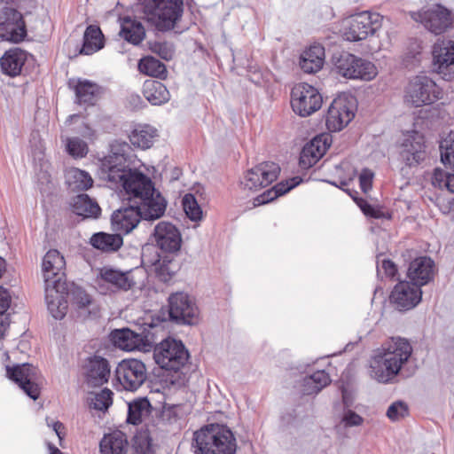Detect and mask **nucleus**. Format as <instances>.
I'll return each instance as SVG.
<instances>
[{"instance_id": "4c0bfd02", "label": "nucleus", "mask_w": 454, "mask_h": 454, "mask_svg": "<svg viewBox=\"0 0 454 454\" xmlns=\"http://www.w3.org/2000/svg\"><path fill=\"white\" fill-rule=\"evenodd\" d=\"M74 213L84 218H98L101 213L98 204L87 194H79L73 199Z\"/></svg>"}, {"instance_id": "3c124183", "label": "nucleus", "mask_w": 454, "mask_h": 454, "mask_svg": "<svg viewBox=\"0 0 454 454\" xmlns=\"http://www.w3.org/2000/svg\"><path fill=\"white\" fill-rule=\"evenodd\" d=\"M183 207L186 215L192 221L201 219L202 210L192 194H185L183 198Z\"/></svg>"}, {"instance_id": "1a4fd4ad", "label": "nucleus", "mask_w": 454, "mask_h": 454, "mask_svg": "<svg viewBox=\"0 0 454 454\" xmlns=\"http://www.w3.org/2000/svg\"><path fill=\"white\" fill-rule=\"evenodd\" d=\"M115 378L119 389L134 392L147 379L145 364L138 359H124L115 369Z\"/></svg>"}, {"instance_id": "8fccbe9b", "label": "nucleus", "mask_w": 454, "mask_h": 454, "mask_svg": "<svg viewBox=\"0 0 454 454\" xmlns=\"http://www.w3.org/2000/svg\"><path fill=\"white\" fill-rule=\"evenodd\" d=\"M113 392L105 388L98 393H92L90 397V406L95 410L106 411L113 403Z\"/></svg>"}, {"instance_id": "9b49d317", "label": "nucleus", "mask_w": 454, "mask_h": 454, "mask_svg": "<svg viewBox=\"0 0 454 454\" xmlns=\"http://www.w3.org/2000/svg\"><path fill=\"white\" fill-rule=\"evenodd\" d=\"M323 98L317 89L306 82L296 84L291 92V106L295 114L307 117L320 109Z\"/></svg>"}, {"instance_id": "a211bd4d", "label": "nucleus", "mask_w": 454, "mask_h": 454, "mask_svg": "<svg viewBox=\"0 0 454 454\" xmlns=\"http://www.w3.org/2000/svg\"><path fill=\"white\" fill-rule=\"evenodd\" d=\"M153 239L156 246L166 253H176L181 248V233L176 225L169 222L161 221L156 224Z\"/></svg>"}, {"instance_id": "c85d7f7f", "label": "nucleus", "mask_w": 454, "mask_h": 454, "mask_svg": "<svg viewBox=\"0 0 454 454\" xmlns=\"http://www.w3.org/2000/svg\"><path fill=\"white\" fill-rule=\"evenodd\" d=\"M45 301L50 314L55 319H62L67 312V300L59 290V286L45 287Z\"/></svg>"}, {"instance_id": "864d4df0", "label": "nucleus", "mask_w": 454, "mask_h": 454, "mask_svg": "<svg viewBox=\"0 0 454 454\" xmlns=\"http://www.w3.org/2000/svg\"><path fill=\"white\" fill-rule=\"evenodd\" d=\"M408 414V407L403 402H395L392 403L387 411V416L392 421L399 420Z\"/></svg>"}, {"instance_id": "72a5a7b5", "label": "nucleus", "mask_w": 454, "mask_h": 454, "mask_svg": "<svg viewBox=\"0 0 454 454\" xmlns=\"http://www.w3.org/2000/svg\"><path fill=\"white\" fill-rule=\"evenodd\" d=\"M71 296L72 302L76 307L80 317L86 318L98 315V305L84 290L80 287H74L71 292Z\"/></svg>"}, {"instance_id": "5701e85b", "label": "nucleus", "mask_w": 454, "mask_h": 454, "mask_svg": "<svg viewBox=\"0 0 454 454\" xmlns=\"http://www.w3.org/2000/svg\"><path fill=\"white\" fill-rule=\"evenodd\" d=\"M422 292L416 285L401 281L394 288L391 294V300L399 309H411L421 300Z\"/></svg>"}, {"instance_id": "de8ad7c7", "label": "nucleus", "mask_w": 454, "mask_h": 454, "mask_svg": "<svg viewBox=\"0 0 454 454\" xmlns=\"http://www.w3.org/2000/svg\"><path fill=\"white\" fill-rule=\"evenodd\" d=\"M442 162L454 170V133L450 132L440 144Z\"/></svg>"}, {"instance_id": "c9c22d12", "label": "nucleus", "mask_w": 454, "mask_h": 454, "mask_svg": "<svg viewBox=\"0 0 454 454\" xmlns=\"http://www.w3.org/2000/svg\"><path fill=\"white\" fill-rule=\"evenodd\" d=\"M74 90L79 105L93 106L100 96V87L88 80H79Z\"/></svg>"}, {"instance_id": "c03bdc74", "label": "nucleus", "mask_w": 454, "mask_h": 454, "mask_svg": "<svg viewBox=\"0 0 454 454\" xmlns=\"http://www.w3.org/2000/svg\"><path fill=\"white\" fill-rule=\"evenodd\" d=\"M138 69L141 73L152 77L165 79L167 76L166 66L152 56H147L140 59Z\"/></svg>"}, {"instance_id": "2f4dec72", "label": "nucleus", "mask_w": 454, "mask_h": 454, "mask_svg": "<svg viewBox=\"0 0 454 454\" xmlns=\"http://www.w3.org/2000/svg\"><path fill=\"white\" fill-rule=\"evenodd\" d=\"M26 60L27 53L19 48H14L4 54L0 59V66L3 73L10 76H16L20 74Z\"/></svg>"}, {"instance_id": "f03ea898", "label": "nucleus", "mask_w": 454, "mask_h": 454, "mask_svg": "<svg viewBox=\"0 0 454 454\" xmlns=\"http://www.w3.org/2000/svg\"><path fill=\"white\" fill-rule=\"evenodd\" d=\"M412 348L408 340L392 337L382 346V353L371 362V376L380 383L391 382L410 358Z\"/></svg>"}, {"instance_id": "a878e982", "label": "nucleus", "mask_w": 454, "mask_h": 454, "mask_svg": "<svg viewBox=\"0 0 454 454\" xmlns=\"http://www.w3.org/2000/svg\"><path fill=\"white\" fill-rule=\"evenodd\" d=\"M110 366L108 361L100 356L90 358L86 365V379L89 385L97 387L108 381Z\"/></svg>"}, {"instance_id": "cd10ccee", "label": "nucleus", "mask_w": 454, "mask_h": 454, "mask_svg": "<svg viewBox=\"0 0 454 454\" xmlns=\"http://www.w3.org/2000/svg\"><path fill=\"white\" fill-rule=\"evenodd\" d=\"M328 147L326 139L323 140L320 137H315L302 148L300 165L305 168L312 167L324 156Z\"/></svg>"}, {"instance_id": "774afa93", "label": "nucleus", "mask_w": 454, "mask_h": 454, "mask_svg": "<svg viewBox=\"0 0 454 454\" xmlns=\"http://www.w3.org/2000/svg\"><path fill=\"white\" fill-rule=\"evenodd\" d=\"M347 184H348V183L346 181H341L340 187L343 189V187L346 186Z\"/></svg>"}, {"instance_id": "ea45409f", "label": "nucleus", "mask_w": 454, "mask_h": 454, "mask_svg": "<svg viewBox=\"0 0 454 454\" xmlns=\"http://www.w3.org/2000/svg\"><path fill=\"white\" fill-rule=\"evenodd\" d=\"M121 36L134 45L139 44L145 36V30L140 21L125 18L121 24Z\"/></svg>"}, {"instance_id": "6e6d98bb", "label": "nucleus", "mask_w": 454, "mask_h": 454, "mask_svg": "<svg viewBox=\"0 0 454 454\" xmlns=\"http://www.w3.org/2000/svg\"><path fill=\"white\" fill-rule=\"evenodd\" d=\"M449 176L450 173H447L440 168H435L432 177L433 185L440 189L445 188L447 177H449Z\"/></svg>"}, {"instance_id": "2eb2a0df", "label": "nucleus", "mask_w": 454, "mask_h": 454, "mask_svg": "<svg viewBox=\"0 0 454 454\" xmlns=\"http://www.w3.org/2000/svg\"><path fill=\"white\" fill-rule=\"evenodd\" d=\"M8 377L16 382L20 387L33 400L40 395L38 386L39 372L29 364H18L12 368L7 367Z\"/></svg>"}, {"instance_id": "f3484780", "label": "nucleus", "mask_w": 454, "mask_h": 454, "mask_svg": "<svg viewBox=\"0 0 454 454\" xmlns=\"http://www.w3.org/2000/svg\"><path fill=\"white\" fill-rule=\"evenodd\" d=\"M432 56L434 70L442 79L450 81L453 74L449 72V68L454 65V43L450 40H438L433 46Z\"/></svg>"}, {"instance_id": "39448f33", "label": "nucleus", "mask_w": 454, "mask_h": 454, "mask_svg": "<svg viewBox=\"0 0 454 454\" xmlns=\"http://www.w3.org/2000/svg\"><path fill=\"white\" fill-rule=\"evenodd\" d=\"M442 98V90L427 75H417L405 89L404 102L413 107L431 105Z\"/></svg>"}, {"instance_id": "0eeeda50", "label": "nucleus", "mask_w": 454, "mask_h": 454, "mask_svg": "<svg viewBox=\"0 0 454 454\" xmlns=\"http://www.w3.org/2000/svg\"><path fill=\"white\" fill-rule=\"evenodd\" d=\"M334 66L338 74L348 79L372 81L378 74L372 62L347 52L340 54Z\"/></svg>"}, {"instance_id": "473e14b6", "label": "nucleus", "mask_w": 454, "mask_h": 454, "mask_svg": "<svg viewBox=\"0 0 454 454\" xmlns=\"http://www.w3.org/2000/svg\"><path fill=\"white\" fill-rule=\"evenodd\" d=\"M157 137V129L149 124L137 125L129 136V141L134 146L144 150L150 148Z\"/></svg>"}, {"instance_id": "20e7f679", "label": "nucleus", "mask_w": 454, "mask_h": 454, "mask_svg": "<svg viewBox=\"0 0 454 454\" xmlns=\"http://www.w3.org/2000/svg\"><path fill=\"white\" fill-rule=\"evenodd\" d=\"M145 18L159 31L175 27L183 13V0H138Z\"/></svg>"}, {"instance_id": "423d86ee", "label": "nucleus", "mask_w": 454, "mask_h": 454, "mask_svg": "<svg viewBox=\"0 0 454 454\" xmlns=\"http://www.w3.org/2000/svg\"><path fill=\"white\" fill-rule=\"evenodd\" d=\"M153 357L162 369L176 372L185 366L189 354L180 340L166 339L155 347Z\"/></svg>"}, {"instance_id": "f257e3e1", "label": "nucleus", "mask_w": 454, "mask_h": 454, "mask_svg": "<svg viewBox=\"0 0 454 454\" xmlns=\"http://www.w3.org/2000/svg\"><path fill=\"white\" fill-rule=\"evenodd\" d=\"M132 157V149L127 142L114 141L109 153L101 160L104 178L121 186L128 203L144 207L146 216L160 217L166 210V200L155 193L150 177L130 168Z\"/></svg>"}, {"instance_id": "09e8293b", "label": "nucleus", "mask_w": 454, "mask_h": 454, "mask_svg": "<svg viewBox=\"0 0 454 454\" xmlns=\"http://www.w3.org/2000/svg\"><path fill=\"white\" fill-rule=\"evenodd\" d=\"M65 145L67 152L73 158L82 159L89 153L87 143L77 137H67Z\"/></svg>"}, {"instance_id": "a19ab883", "label": "nucleus", "mask_w": 454, "mask_h": 454, "mask_svg": "<svg viewBox=\"0 0 454 454\" xmlns=\"http://www.w3.org/2000/svg\"><path fill=\"white\" fill-rule=\"evenodd\" d=\"M65 177L69 189L74 192L86 191L93 184V179L90 175L76 168L67 169Z\"/></svg>"}, {"instance_id": "69168bd1", "label": "nucleus", "mask_w": 454, "mask_h": 454, "mask_svg": "<svg viewBox=\"0 0 454 454\" xmlns=\"http://www.w3.org/2000/svg\"><path fill=\"white\" fill-rule=\"evenodd\" d=\"M48 450L50 454H63L56 446L52 443H48Z\"/></svg>"}, {"instance_id": "b1692460", "label": "nucleus", "mask_w": 454, "mask_h": 454, "mask_svg": "<svg viewBox=\"0 0 454 454\" xmlns=\"http://www.w3.org/2000/svg\"><path fill=\"white\" fill-rule=\"evenodd\" d=\"M408 277L411 283L418 287L427 285L434 275V262L427 256L419 257L413 260L408 268Z\"/></svg>"}, {"instance_id": "4468645a", "label": "nucleus", "mask_w": 454, "mask_h": 454, "mask_svg": "<svg viewBox=\"0 0 454 454\" xmlns=\"http://www.w3.org/2000/svg\"><path fill=\"white\" fill-rule=\"evenodd\" d=\"M27 36L23 15L16 9L4 7L0 10V37L12 43H20Z\"/></svg>"}, {"instance_id": "6ab92c4d", "label": "nucleus", "mask_w": 454, "mask_h": 454, "mask_svg": "<svg viewBox=\"0 0 454 454\" xmlns=\"http://www.w3.org/2000/svg\"><path fill=\"white\" fill-rule=\"evenodd\" d=\"M66 261L64 256L57 250H49L43 258L42 272L47 286H59L65 275Z\"/></svg>"}, {"instance_id": "4d7b16f0", "label": "nucleus", "mask_w": 454, "mask_h": 454, "mask_svg": "<svg viewBox=\"0 0 454 454\" xmlns=\"http://www.w3.org/2000/svg\"><path fill=\"white\" fill-rule=\"evenodd\" d=\"M373 173L370 169L364 168L359 176L360 186L364 192H367L372 188Z\"/></svg>"}, {"instance_id": "aec40b11", "label": "nucleus", "mask_w": 454, "mask_h": 454, "mask_svg": "<svg viewBox=\"0 0 454 454\" xmlns=\"http://www.w3.org/2000/svg\"><path fill=\"white\" fill-rule=\"evenodd\" d=\"M400 157L409 167L421 163L427 157L424 137L419 132L406 136L401 145Z\"/></svg>"}, {"instance_id": "0e129e2a", "label": "nucleus", "mask_w": 454, "mask_h": 454, "mask_svg": "<svg viewBox=\"0 0 454 454\" xmlns=\"http://www.w3.org/2000/svg\"><path fill=\"white\" fill-rule=\"evenodd\" d=\"M445 188L454 193V174H450L449 177H447Z\"/></svg>"}, {"instance_id": "412c9836", "label": "nucleus", "mask_w": 454, "mask_h": 454, "mask_svg": "<svg viewBox=\"0 0 454 454\" xmlns=\"http://www.w3.org/2000/svg\"><path fill=\"white\" fill-rule=\"evenodd\" d=\"M414 19L435 35L443 33L452 23L450 12L441 5L419 12L415 14Z\"/></svg>"}, {"instance_id": "7ed1b4c3", "label": "nucleus", "mask_w": 454, "mask_h": 454, "mask_svg": "<svg viewBox=\"0 0 454 454\" xmlns=\"http://www.w3.org/2000/svg\"><path fill=\"white\" fill-rule=\"evenodd\" d=\"M195 454H235L237 441L233 432L223 424H209L193 435Z\"/></svg>"}, {"instance_id": "393cba45", "label": "nucleus", "mask_w": 454, "mask_h": 454, "mask_svg": "<svg viewBox=\"0 0 454 454\" xmlns=\"http://www.w3.org/2000/svg\"><path fill=\"white\" fill-rule=\"evenodd\" d=\"M98 277L114 290L128 291L136 285L131 271L124 272L110 267H104L100 270Z\"/></svg>"}, {"instance_id": "37998d69", "label": "nucleus", "mask_w": 454, "mask_h": 454, "mask_svg": "<svg viewBox=\"0 0 454 454\" xmlns=\"http://www.w3.org/2000/svg\"><path fill=\"white\" fill-rule=\"evenodd\" d=\"M331 382L328 373L325 371H317L313 374L304 378L303 393L306 395H314L320 392Z\"/></svg>"}, {"instance_id": "49530a36", "label": "nucleus", "mask_w": 454, "mask_h": 454, "mask_svg": "<svg viewBox=\"0 0 454 454\" xmlns=\"http://www.w3.org/2000/svg\"><path fill=\"white\" fill-rule=\"evenodd\" d=\"M152 265L159 280L165 283L172 278L176 270V263L168 256L160 259L157 255V259L152 262Z\"/></svg>"}, {"instance_id": "f704fd0d", "label": "nucleus", "mask_w": 454, "mask_h": 454, "mask_svg": "<svg viewBox=\"0 0 454 454\" xmlns=\"http://www.w3.org/2000/svg\"><path fill=\"white\" fill-rule=\"evenodd\" d=\"M143 95L153 106H160L170 99L167 87L155 80H147L144 82Z\"/></svg>"}, {"instance_id": "13d9d810", "label": "nucleus", "mask_w": 454, "mask_h": 454, "mask_svg": "<svg viewBox=\"0 0 454 454\" xmlns=\"http://www.w3.org/2000/svg\"><path fill=\"white\" fill-rule=\"evenodd\" d=\"M11 304V294L9 292L0 286V316L4 317L5 311L9 309Z\"/></svg>"}, {"instance_id": "052dcab7", "label": "nucleus", "mask_w": 454, "mask_h": 454, "mask_svg": "<svg viewBox=\"0 0 454 454\" xmlns=\"http://www.w3.org/2000/svg\"><path fill=\"white\" fill-rule=\"evenodd\" d=\"M52 427H53L54 432L58 435L59 439L62 440L65 436L64 425L59 421H56L53 423Z\"/></svg>"}, {"instance_id": "9d476101", "label": "nucleus", "mask_w": 454, "mask_h": 454, "mask_svg": "<svg viewBox=\"0 0 454 454\" xmlns=\"http://www.w3.org/2000/svg\"><path fill=\"white\" fill-rule=\"evenodd\" d=\"M382 25V17L379 13L362 12L351 16L344 35L348 41L356 42L373 35Z\"/></svg>"}, {"instance_id": "338daca9", "label": "nucleus", "mask_w": 454, "mask_h": 454, "mask_svg": "<svg viewBox=\"0 0 454 454\" xmlns=\"http://www.w3.org/2000/svg\"><path fill=\"white\" fill-rule=\"evenodd\" d=\"M1 1L6 2V3H15L20 8L22 7V3H25V2L33 3L34 2L33 0H1Z\"/></svg>"}, {"instance_id": "58836bf2", "label": "nucleus", "mask_w": 454, "mask_h": 454, "mask_svg": "<svg viewBox=\"0 0 454 454\" xmlns=\"http://www.w3.org/2000/svg\"><path fill=\"white\" fill-rule=\"evenodd\" d=\"M104 47V35L97 26H89L83 35V44L81 54L91 55Z\"/></svg>"}, {"instance_id": "79ce46f5", "label": "nucleus", "mask_w": 454, "mask_h": 454, "mask_svg": "<svg viewBox=\"0 0 454 454\" xmlns=\"http://www.w3.org/2000/svg\"><path fill=\"white\" fill-rule=\"evenodd\" d=\"M151 404L146 398H138L129 403L127 422L138 425L150 412Z\"/></svg>"}, {"instance_id": "bf43d9fd", "label": "nucleus", "mask_w": 454, "mask_h": 454, "mask_svg": "<svg viewBox=\"0 0 454 454\" xmlns=\"http://www.w3.org/2000/svg\"><path fill=\"white\" fill-rule=\"evenodd\" d=\"M381 268L384 270L387 277L394 278L397 272L395 264L390 260H383Z\"/></svg>"}, {"instance_id": "f8f14e48", "label": "nucleus", "mask_w": 454, "mask_h": 454, "mask_svg": "<svg viewBox=\"0 0 454 454\" xmlns=\"http://www.w3.org/2000/svg\"><path fill=\"white\" fill-rule=\"evenodd\" d=\"M279 173L280 168L277 163L262 162L245 173L240 186L244 191L257 192L277 180Z\"/></svg>"}, {"instance_id": "e433bc0d", "label": "nucleus", "mask_w": 454, "mask_h": 454, "mask_svg": "<svg viewBox=\"0 0 454 454\" xmlns=\"http://www.w3.org/2000/svg\"><path fill=\"white\" fill-rule=\"evenodd\" d=\"M90 244L104 252H115L122 246L123 239L119 232H98L90 238Z\"/></svg>"}, {"instance_id": "680f3d73", "label": "nucleus", "mask_w": 454, "mask_h": 454, "mask_svg": "<svg viewBox=\"0 0 454 454\" xmlns=\"http://www.w3.org/2000/svg\"><path fill=\"white\" fill-rule=\"evenodd\" d=\"M6 317H1L0 316V339L4 337L7 328H8V322L6 321Z\"/></svg>"}, {"instance_id": "bb28decb", "label": "nucleus", "mask_w": 454, "mask_h": 454, "mask_svg": "<svg viewBox=\"0 0 454 454\" xmlns=\"http://www.w3.org/2000/svg\"><path fill=\"white\" fill-rule=\"evenodd\" d=\"M99 448L101 454H128L130 445L127 435L120 430H115L102 438Z\"/></svg>"}, {"instance_id": "603ef678", "label": "nucleus", "mask_w": 454, "mask_h": 454, "mask_svg": "<svg viewBox=\"0 0 454 454\" xmlns=\"http://www.w3.org/2000/svg\"><path fill=\"white\" fill-rule=\"evenodd\" d=\"M150 50L165 60L172 59L175 54L174 45L168 42L150 43Z\"/></svg>"}, {"instance_id": "6e6552de", "label": "nucleus", "mask_w": 454, "mask_h": 454, "mask_svg": "<svg viewBox=\"0 0 454 454\" xmlns=\"http://www.w3.org/2000/svg\"><path fill=\"white\" fill-rule=\"evenodd\" d=\"M356 99L347 93L336 97L328 108L326 127L332 132L341 130L355 117Z\"/></svg>"}, {"instance_id": "dca6fc26", "label": "nucleus", "mask_w": 454, "mask_h": 454, "mask_svg": "<svg viewBox=\"0 0 454 454\" xmlns=\"http://www.w3.org/2000/svg\"><path fill=\"white\" fill-rule=\"evenodd\" d=\"M169 317L172 320L192 325L198 317V308L189 295L183 292L173 294L168 298Z\"/></svg>"}, {"instance_id": "c756f323", "label": "nucleus", "mask_w": 454, "mask_h": 454, "mask_svg": "<svg viewBox=\"0 0 454 454\" xmlns=\"http://www.w3.org/2000/svg\"><path fill=\"white\" fill-rule=\"evenodd\" d=\"M325 60V49L320 44H315L303 51L300 59L301 68L308 74L319 71Z\"/></svg>"}, {"instance_id": "5fc2aeb1", "label": "nucleus", "mask_w": 454, "mask_h": 454, "mask_svg": "<svg viewBox=\"0 0 454 454\" xmlns=\"http://www.w3.org/2000/svg\"><path fill=\"white\" fill-rule=\"evenodd\" d=\"M341 422L345 427H357L363 424L364 419L356 412L347 410L343 413Z\"/></svg>"}, {"instance_id": "7c9ffc66", "label": "nucleus", "mask_w": 454, "mask_h": 454, "mask_svg": "<svg viewBox=\"0 0 454 454\" xmlns=\"http://www.w3.org/2000/svg\"><path fill=\"white\" fill-rule=\"evenodd\" d=\"M301 181L302 179L300 176H294L286 181H282L254 198L253 205L254 207H258L269 203L296 187Z\"/></svg>"}, {"instance_id": "a18cd8bd", "label": "nucleus", "mask_w": 454, "mask_h": 454, "mask_svg": "<svg viewBox=\"0 0 454 454\" xmlns=\"http://www.w3.org/2000/svg\"><path fill=\"white\" fill-rule=\"evenodd\" d=\"M80 114L69 115L66 121V125L71 127V131L76 133L90 141H94L97 138V133L88 123L81 121Z\"/></svg>"}, {"instance_id": "e2e57ef3", "label": "nucleus", "mask_w": 454, "mask_h": 454, "mask_svg": "<svg viewBox=\"0 0 454 454\" xmlns=\"http://www.w3.org/2000/svg\"><path fill=\"white\" fill-rule=\"evenodd\" d=\"M362 210L367 215L378 217V215H376L375 209L369 204H365L364 206H363Z\"/></svg>"}, {"instance_id": "4be33fe9", "label": "nucleus", "mask_w": 454, "mask_h": 454, "mask_svg": "<svg viewBox=\"0 0 454 454\" xmlns=\"http://www.w3.org/2000/svg\"><path fill=\"white\" fill-rule=\"evenodd\" d=\"M111 338L116 347L127 351L146 348L153 342L150 333H137L128 328L113 331Z\"/></svg>"}, {"instance_id": "ddd939ff", "label": "nucleus", "mask_w": 454, "mask_h": 454, "mask_svg": "<svg viewBox=\"0 0 454 454\" xmlns=\"http://www.w3.org/2000/svg\"><path fill=\"white\" fill-rule=\"evenodd\" d=\"M145 211L146 209L144 207L130 203L127 207L114 210L111 215L112 230L114 232L126 235L137 227L141 219L155 220L159 218L146 216Z\"/></svg>"}]
</instances>
